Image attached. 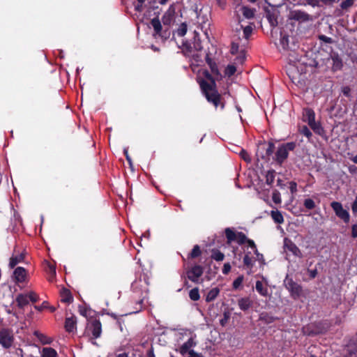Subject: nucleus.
<instances>
[{"mask_svg": "<svg viewBox=\"0 0 357 357\" xmlns=\"http://www.w3.org/2000/svg\"><path fill=\"white\" fill-rule=\"evenodd\" d=\"M203 75L209 82L204 79H202L199 82L201 89L205 95L207 100L212 102L215 107H218L221 104V107H224V104L220 102L221 96L218 93L216 89L215 77L208 70H204Z\"/></svg>", "mask_w": 357, "mask_h": 357, "instance_id": "obj_1", "label": "nucleus"}, {"mask_svg": "<svg viewBox=\"0 0 357 357\" xmlns=\"http://www.w3.org/2000/svg\"><path fill=\"white\" fill-rule=\"evenodd\" d=\"M151 24L153 29V38H160L162 41H165L170 37L171 31L169 28L162 25L158 17L153 18L151 20Z\"/></svg>", "mask_w": 357, "mask_h": 357, "instance_id": "obj_2", "label": "nucleus"}, {"mask_svg": "<svg viewBox=\"0 0 357 357\" xmlns=\"http://www.w3.org/2000/svg\"><path fill=\"white\" fill-rule=\"evenodd\" d=\"M296 146V143L293 142L282 144L275 153V160L277 163L281 165L287 158L289 151H293Z\"/></svg>", "mask_w": 357, "mask_h": 357, "instance_id": "obj_3", "label": "nucleus"}, {"mask_svg": "<svg viewBox=\"0 0 357 357\" xmlns=\"http://www.w3.org/2000/svg\"><path fill=\"white\" fill-rule=\"evenodd\" d=\"M284 284L294 299H297L300 297L302 293V287L294 282L292 278H290L288 275L284 280Z\"/></svg>", "mask_w": 357, "mask_h": 357, "instance_id": "obj_4", "label": "nucleus"}, {"mask_svg": "<svg viewBox=\"0 0 357 357\" xmlns=\"http://www.w3.org/2000/svg\"><path fill=\"white\" fill-rule=\"evenodd\" d=\"M278 6H275L268 3V7L264 8L266 17L267 18L270 25L275 27L278 24V17L280 16V11Z\"/></svg>", "mask_w": 357, "mask_h": 357, "instance_id": "obj_5", "label": "nucleus"}, {"mask_svg": "<svg viewBox=\"0 0 357 357\" xmlns=\"http://www.w3.org/2000/svg\"><path fill=\"white\" fill-rule=\"evenodd\" d=\"M14 337L13 331L9 328H1L0 330V344L6 349L10 348L13 342Z\"/></svg>", "mask_w": 357, "mask_h": 357, "instance_id": "obj_6", "label": "nucleus"}, {"mask_svg": "<svg viewBox=\"0 0 357 357\" xmlns=\"http://www.w3.org/2000/svg\"><path fill=\"white\" fill-rule=\"evenodd\" d=\"M204 273V267L196 264L186 271L187 278L192 282H198L199 278Z\"/></svg>", "mask_w": 357, "mask_h": 357, "instance_id": "obj_7", "label": "nucleus"}, {"mask_svg": "<svg viewBox=\"0 0 357 357\" xmlns=\"http://www.w3.org/2000/svg\"><path fill=\"white\" fill-rule=\"evenodd\" d=\"M331 206L335 213V215L342 219L344 222H349V213L344 209L341 203L337 202H333Z\"/></svg>", "mask_w": 357, "mask_h": 357, "instance_id": "obj_8", "label": "nucleus"}, {"mask_svg": "<svg viewBox=\"0 0 357 357\" xmlns=\"http://www.w3.org/2000/svg\"><path fill=\"white\" fill-rule=\"evenodd\" d=\"M284 248L288 251L291 252L294 255L302 257V252L297 245L293 243L291 240L285 238L284 241Z\"/></svg>", "mask_w": 357, "mask_h": 357, "instance_id": "obj_9", "label": "nucleus"}, {"mask_svg": "<svg viewBox=\"0 0 357 357\" xmlns=\"http://www.w3.org/2000/svg\"><path fill=\"white\" fill-rule=\"evenodd\" d=\"M291 19L299 22H307L310 20V15L302 10H294L291 12Z\"/></svg>", "mask_w": 357, "mask_h": 357, "instance_id": "obj_10", "label": "nucleus"}, {"mask_svg": "<svg viewBox=\"0 0 357 357\" xmlns=\"http://www.w3.org/2000/svg\"><path fill=\"white\" fill-rule=\"evenodd\" d=\"M186 50L188 52H191L192 50L194 49L196 51H202L203 50V47L201 43V40L198 33L195 31V35L193 37V46L192 47L190 45L185 44Z\"/></svg>", "mask_w": 357, "mask_h": 357, "instance_id": "obj_11", "label": "nucleus"}, {"mask_svg": "<svg viewBox=\"0 0 357 357\" xmlns=\"http://www.w3.org/2000/svg\"><path fill=\"white\" fill-rule=\"evenodd\" d=\"M43 266H44L45 271H46L47 274L48 275L47 280L50 282H52L53 280L54 279V278L56 277L55 266L48 261H45Z\"/></svg>", "mask_w": 357, "mask_h": 357, "instance_id": "obj_12", "label": "nucleus"}, {"mask_svg": "<svg viewBox=\"0 0 357 357\" xmlns=\"http://www.w3.org/2000/svg\"><path fill=\"white\" fill-rule=\"evenodd\" d=\"M206 61L211 68V73L217 79H220L222 77L220 73L218 70L217 64L210 58V54L206 53Z\"/></svg>", "mask_w": 357, "mask_h": 357, "instance_id": "obj_13", "label": "nucleus"}, {"mask_svg": "<svg viewBox=\"0 0 357 357\" xmlns=\"http://www.w3.org/2000/svg\"><path fill=\"white\" fill-rule=\"evenodd\" d=\"M90 331L94 338H98L100 336L102 332L101 323L99 320H94L91 322Z\"/></svg>", "mask_w": 357, "mask_h": 357, "instance_id": "obj_14", "label": "nucleus"}, {"mask_svg": "<svg viewBox=\"0 0 357 357\" xmlns=\"http://www.w3.org/2000/svg\"><path fill=\"white\" fill-rule=\"evenodd\" d=\"M331 56L333 61L332 70L334 72L340 70L343 67V62L342 59L340 57L337 53H333Z\"/></svg>", "mask_w": 357, "mask_h": 357, "instance_id": "obj_15", "label": "nucleus"}, {"mask_svg": "<svg viewBox=\"0 0 357 357\" xmlns=\"http://www.w3.org/2000/svg\"><path fill=\"white\" fill-rule=\"evenodd\" d=\"M196 346V342L194 341L192 337L188 339L187 342L183 343L179 348L178 351L180 354L184 356L185 354L188 353L190 350H192L191 348Z\"/></svg>", "mask_w": 357, "mask_h": 357, "instance_id": "obj_16", "label": "nucleus"}, {"mask_svg": "<svg viewBox=\"0 0 357 357\" xmlns=\"http://www.w3.org/2000/svg\"><path fill=\"white\" fill-rule=\"evenodd\" d=\"M13 275L17 282H23L25 281L26 272L24 268L19 266L15 269Z\"/></svg>", "mask_w": 357, "mask_h": 357, "instance_id": "obj_17", "label": "nucleus"}, {"mask_svg": "<svg viewBox=\"0 0 357 357\" xmlns=\"http://www.w3.org/2000/svg\"><path fill=\"white\" fill-rule=\"evenodd\" d=\"M174 14V10H171V8H169V10L165 13L162 17V22L164 26L169 28V25L171 24V22L172 21Z\"/></svg>", "mask_w": 357, "mask_h": 357, "instance_id": "obj_18", "label": "nucleus"}, {"mask_svg": "<svg viewBox=\"0 0 357 357\" xmlns=\"http://www.w3.org/2000/svg\"><path fill=\"white\" fill-rule=\"evenodd\" d=\"M252 304L253 302L248 297L241 298L238 301V307L243 311L248 310Z\"/></svg>", "mask_w": 357, "mask_h": 357, "instance_id": "obj_19", "label": "nucleus"}, {"mask_svg": "<svg viewBox=\"0 0 357 357\" xmlns=\"http://www.w3.org/2000/svg\"><path fill=\"white\" fill-rule=\"evenodd\" d=\"M15 302L19 308L23 309L29 304L28 296L24 294H20L17 296Z\"/></svg>", "mask_w": 357, "mask_h": 357, "instance_id": "obj_20", "label": "nucleus"}, {"mask_svg": "<svg viewBox=\"0 0 357 357\" xmlns=\"http://www.w3.org/2000/svg\"><path fill=\"white\" fill-rule=\"evenodd\" d=\"M24 254L20 253V255L12 256L10 258L9 266L11 268H13L15 266H17L19 263L22 262L24 259Z\"/></svg>", "mask_w": 357, "mask_h": 357, "instance_id": "obj_21", "label": "nucleus"}, {"mask_svg": "<svg viewBox=\"0 0 357 357\" xmlns=\"http://www.w3.org/2000/svg\"><path fill=\"white\" fill-rule=\"evenodd\" d=\"M33 335L40 340L43 344H50L52 342V339L51 337H47L45 334L41 333L38 331H34Z\"/></svg>", "mask_w": 357, "mask_h": 357, "instance_id": "obj_22", "label": "nucleus"}, {"mask_svg": "<svg viewBox=\"0 0 357 357\" xmlns=\"http://www.w3.org/2000/svg\"><path fill=\"white\" fill-rule=\"evenodd\" d=\"M275 319L277 318L266 312H263L259 314V320L266 324L273 323Z\"/></svg>", "mask_w": 357, "mask_h": 357, "instance_id": "obj_23", "label": "nucleus"}, {"mask_svg": "<svg viewBox=\"0 0 357 357\" xmlns=\"http://www.w3.org/2000/svg\"><path fill=\"white\" fill-rule=\"evenodd\" d=\"M292 1H297V4L300 6L309 5L312 7L319 6L320 0H292Z\"/></svg>", "mask_w": 357, "mask_h": 357, "instance_id": "obj_24", "label": "nucleus"}, {"mask_svg": "<svg viewBox=\"0 0 357 357\" xmlns=\"http://www.w3.org/2000/svg\"><path fill=\"white\" fill-rule=\"evenodd\" d=\"M220 293V289L218 287L213 288L206 294V301L209 303L214 301Z\"/></svg>", "mask_w": 357, "mask_h": 357, "instance_id": "obj_25", "label": "nucleus"}, {"mask_svg": "<svg viewBox=\"0 0 357 357\" xmlns=\"http://www.w3.org/2000/svg\"><path fill=\"white\" fill-rule=\"evenodd\" d=\"M56 351L52 347H43L41 351V357H56Z\"/></svg>", "mask_w": 357, "mask_h": 357, "instance_id": "obj_26", "label": "nucleus"}, {"mask_svg": "<svg viewBox=\"0 0 357 357\" xmlns=\"http://www.w3.org/2000/svg\"><path fill=\"white\" fill-rule=\"evenodd\" d=\"M275 150V145L273 142H269L268 144V147L266 149L265 155H261V158L265 160H268L269 157L273 153Z\"/></svg>", "mask_w": 357, "mask_h": 357, "instance_id": "obj_27", "label": "nucleus"}, {"mask_svg": "<svg viewBox=\"0 0 357 357\" xmlns=\"http://www.w3.org/2000/svg\"><path fill=\"white\" fill-rule=\"evenodd\" d=\"M271 217L275 222L281 224L284 222L283 216L280 211L278 210L271 211Z\"/></svg>", "mask_w": 357, "mask_h": 357, "instance_id": "obj_28", "label": "nucleus"}, {"mask_svg": "<svg viewBox=\"0 0 357 357\" xmlns=\"http://www.w3.org/2000/svg\"><path fill=\"white\" fill-rule=\"evenodd\" d=\"M241 10H242L243 16L247 19H252L255 16V9H252L247 6H243L241 8Z\"/></svg>", "mask_w": 357, "mask_h": 357, "instance_id": "obj_29", "label": "nucleus"}, {"mask_svg": "<svg viewBox=\"0 0 357 357\" xmlns=\"http://www.w3.org/2000/svg\"><path fill=\"white\" fill-rule=\"evenodd\" d=\"M280 45H282L283 50L289 49V36L287 33L280 32Z\"/></svg>", "mask_w": 357, "mask_h": 357, "instance_id": "obj_30", "label": "nucleus"}, {"mask_svg": "<svg viewBox=\"0 0 357 357\" xmlns=\"http://www.w3.org/2000/svg\"><path fill=\"white\" fill-rule=\"evenodd\" d=\"M211 259L218 261H222L225 258V255L217 249L211 250Z\"/></svg>", "mask_w": 357, "mask_h": 357, "instance_id": "obj_31", "label": "nucleus"}, {"mask_svg": "<svg viewBox=\"0 0 357 357\" xmlns=\"http://www.w3.org/2000/svg\"><path fill=\"white\" fill-rule=\"evenodd\" d=\"M256 290L264 296H266L268 295V289L267 288L264 287V284L261 281L257 280L256 282L255 286Z\"/></svg>", "mask_w": 357, "mask_h": 357, "instance_id": "obj_32", "label": "nucleus"}, {"mask_svg": "<svg viewBox=\"0 0 357 357\" xmlns=\"http://www.w3.org/2000/svg\"><path fill=\"white\" fill-rule=\"evenodd\" d=\"M225 233L228 243H231V241H234L236 240L237 233H235L230 228H226Z\"/></svg>", "mask_w": 357, "mask_h": 357, "instance_id": "obj_33", "label": "nucleus"}, {"mask_svg": "<svg viewBox=\"0 0 357 357\" xmlns=\"http://www.w3.org/2000/svg\"><path fill=\"white\" fill-rule=\"evenodd\" d=\"M275 176V170H273V169L268 170L266 174V183L268 185H271L273 184V183L274 182Z\"/></svg>", "mask_w": 357, "mask_h": 357, "instance_id": "obj_34", "label": "nucleus"}, {"mask_svg": "<svg viewBox=\"0 0 357 357\" xmlns=\"http://www.w3.org/2000/svg\"><path fill=\"white\" fill-rule=\"evenodd\" d=\"M201 254H202V251L200 250V247L198 245H195L193 247L191 252L189 254L188 257L189 258H192V259H195V258H197L199 256H200Z\"/></svg>", "mask_w": 357, "mask_h": 357, "instance_id": "obj_35", "label": "nucleus"}, {"mask_svg": "<svg viewBox=\"0 0 357 357\" xmlns=\"http://www.w3.org/2000/svg\"><path fill=\"white\" fill-rule=\"evenodd\" d=\"M76 318L74 316L68 317V333L76 330Z\"/></svg>", "mask_w": 357, "mask_h": 357, "instance_id": "obj_36", "label": "nucleus"}, {"mask_svg": "<svg viewBox=\"0 0 357 357\" xmlns=\"http://www.w3.org/2000/svg\"><path fill=\"white\" fill-rule=\"evenodd\" d=\"M189 297L193 301H198L200 298L198 288L195 287L191 289L189 292Z\"/></svg>", "mask_w": 357, "mask_h": 357, "instance_id": "obj_37", "label": "nucleus"}, {"mask_svg": "<svg viewBox=\"0 0 357 357\" xmlns=\"http://www.w3.org/2000/svg\"><path fill=\"white\" fill-rule=\"evenodd\" d=\"M239 245H243L246 243L248 238L245 234L241 231L237 232L236 240Z\"/></svg>", "mask_w": 357, "mask_h": 357, "instance_id": "obj_38", "label": "nucleus"}, {"mask_svg": "<svg viewBox=\"0 0 357 357\" xmlns=\"http://www.w3.org/2000/svg\"><path fill=\"white\" fill-rule=\"evenodd\" d=\"M60 301L61 303H67V289L64 286H61V289L59 291Z\"/></svg>", "mask_w": 357, "mask_h": 357, "instance_id": "obj_39", "label": "nucleus"}, {"mask_svg": "<svg viewBox=\"0 0 357 357\" xmlns=\"http://www.w3.org/2000/svg\"><path fill=\"white\" fill-rule=\"evenodd\" d=\"M187 32V24L184 22L182 23L180 26L178 28L176 33L178 36L182 37L185 35Z\"/></svg>", "mask_w": 357, "mask_h": 357, "instance_id": "obj_40", "label": "nucleus"}, {"mask_svg": "<svg viewBox=\"0 0 357 357\" xmlns=\"http://www.w3.org/2000/svg\"><path fill=\"white\" fill-rule=\"evenodd\" d=\"M296 68H298V67L290 64V66L288 69V75L291 79H296V74H298V72H296Z\"/></svg>", "mask_w": 357, "mask_h": 357, "instance_id": "obj_41", "label": "nucleus"}, {"mask_svg": "<svg viewBox=\"0 0 357 357\" xmlns=\"http://www.w3.org/2000/svg\"><path fill=\"white\" fill-rule=\"evenodd\" d=\"M354 1L355 0H345L341 3L340 7L343 10H347L354 5Z\"/></svg>", "mask_w": 357, "mask_h": 357, "instance_id": "obj_42", "label": "nucleus"}, {"mask_svg": "<svg viewBox=\"0 0 357 357\" xmlns=\"http://www.w3.org/2000/svg\"><path fill=\"white\" fill-rule=\"evenodd\" d=\"M236 71V68L234 65H229L225 69V73L228 77L233 75Z\"/></svg>", "mask_w": 357, "mask_h": 357, "instance_id": "obj_43", "label": "nucleus"}, {"mask_svg": "<svg viewBox=\"0 0 357 357\" xmlns=\"http://www.w3.org/2000/svg\"><path fill=\"white\" fill-rule=\"evenodd\" d=\"M272 199L275 204H278L281 203L280 193L277 190H273Z\"/></svg>", "mask_w": 357, "mask_h": 357, "instance_id": "obj_44", "label": "nucleus"}, {"mask_svg": "<svg viewBox=\"0 0 357 357\" xmlns=\"http://www.w3.org/2000/svg\"><path fill=\"white\" fill-rule=\"evenodd\" d=\"M239 155L241 157V158L243 160H245V162H251V158L250 157V155L244 149H241V151H240Z\"/></svg>", "mask_w": 357, "mask_h": 357, "instance_id": "obj_45", "label": "nucleus"}, {"mask_svg": "<svg viewBox=\"0 0 357 357\" xmlns=\"http://www.w3.org/2000/svg\"><path fill=\"white\" fill-rule=\"evenodd\" d=\"M243 281V276H238L234 281L233 282L232 286L234 289H237L242 284Z\"/></svg>", "mask_w": 357, "mask_h": 357, "instance_id": "obj_46", "label": "nucleus"}, {"mask_svg": "<svg viewBox=\"0 0 357 357\" xmlns=\"http://www.w3.org/2000/svg\"><path fill=\"white\" fill-rule=\"evenodd\" d=\"M304 206L307 209H313L315 207V203L312 199H306L304 201Z\"/></svg>", "mask_w": 357, "mask_h": 357, "instance_id": "obj_47", "label": "nucleus"}, {"mask_svg": "<svg viewBox=\"0 0 357 357\" xmlns=\"http://www.w3.org/2000/svg\"><path fill=\"white\" fill-rule=\"evenodd\" d=\"M26 295L28 296L29 301H31L32 303H36L39 299L38 295L36 293H35L34 291H30Z\"/></svg>", "mask_w": 357, "mask_h": 357, "instance_id": "obj_48", "label": "nucleus"}, {"mask_svg": "<svg viewBox=\"0 0 357 357\" xmlns=\"http://www.w3.org/2000/svg\"><path fill=\"white\" fill-rule=\"evenodd\" d=\"M318 38H319V40L324 42L325 43L332 44L334 43V40H333V38L326 36L325 35H319Z\"/></svg>", "mask_w": 357, "mask_h": 357, "instance_id": "obj_49", "label": "nucleus"}, {"mask_svg": "<svg viewBox=\"0 0 357 357\" xmlns=\"http://www.w3.org/2000/svg\"><path fill=\"white\" fill-rule=\"evenodd\" d=\"M301 133L303 134V135L306 136L308 139H310V137L312 136L311 131L306 126H303L301 128Z\"/></svg>", "mask_w": 357, "mask_h": 357, "instance_id": "obj_50", "label": "nucleus"}, {"mask_svg": "<svg viewBox=\"0 0 357 357\" xmlns=\"http://www.w3.org/2000/svg\"><path fill=\"white\" fill-rule=\"evenodd\" d=\"M243 264L247 267L252 268V258L250 257L248 255H245L244 256V257H243Z\"/></svg>", "mask_w": 357, "mask_h": 357, "instance_id": "obj_51", "label": "nucleus"}, {"mask_svg": "<svg viewBox=\"0 0 357 357\" xmlns=\"http://www.w3.org/2000/svg\"><path fill=\"white\" fill-rule=\"evenodd\" d=\"M252 32V26H246L245 27L243 28V34H244V37L246 39H248V38L251 35Z\"/></svg>", "mask_w": 357, "mask_h": 357, "instance_id": "obj_52", "label": "nucleus"}, {"mask_svg": "<svg viewBox=\"0 0 357 357\" xmlns=\"http://www.w3.org/2000/svg\"><path fill=\"white\" fill-rule=\"evenodd\" d=\"M305 117L307 118V121H312L314 119V113L312 109H307L305 112Z\"/></svg>", "mask_w": 357, "mask_h": 357, "instance_id": "obj_53", "label": "nucleus"}, {"mask_svg": "<svg viewBox=\"0 0 357 357\" xmlns=\"http://www.w3.org/2000/svg\"><path fill=\"white\" fill-rule=\"evenodd\" d=\"M78 159L77 153L75 149L72 148L71 150V161L73 165H75Z\"/></svg>", "mask_w": 357, "mask_h": 357, "instance_id": "obj_54", "label": "nucleus"}, {"mask_svg": "<svg viewBox=\"0 0 357 357\" xmlns=\"http://www.w3.org/2000/svg\"><path fill=\"white\" fill-rule=\"evenodd\" d=\"M310 128L316 132V133H318V134H321V132L323 131V129L321 127V126L319 125V123H316L315 124H314L312 126H310Z\"/></svg>", "mask_w": 357, "mask_h": 357, "instance_id": "obj_55", "label": "nucleus"}, {"mask_svg": "<svg viewBox=\"0 0 357 357\" xmlns=\"http://www.w3.org/2000/svg\"><path fill=\"white\" fill-rule=\"evenodd\" d=\"M246 243L248 244V245L252 248V249H254V252H255V255H258V250L257 249V247H256V245L255 243V242L251 240V239H249L248 238V241H246Z\"/></svg>", "mask_w": 357, "mask_h": 357, "instance_id": "obj_56", "label": "nucleus"}, {"mask_svg": "<svg viewBox=\"0 0 357 357\" xmlns=\"http://www.w3.org/2000/svg\"><path fill=\"white\" fill-rule=\"evenodd\" d=\"M229 319V314L227 312L224 313V317L220 319V323L221 326H224L228 321Z\"/></svg>", "mask_w": 357, "mask_h": 357, "instance_id": "obj_57", "label": "nucleus"}, {"mask_svg": "<svg viewBox=\"0 0 357 357\" xmlns=\"http://www.w3.org/2000/svg\"><path fill=\"white\" fill-rule=\"evenodd\" d=\"M238 51V45L236 43H231V50L230 52L231 54H237Z\"/></svg>", "mask_w": 357, "mask_h": 357, "instance_id": "obj_58", "label": "nucleus"}, {"mask_svg": "<svg viewBox=\"0 0 357 357\" xmlns=\"http://www.w3.org/2000/svg\"><path fill=\"white\" fill-rule=\"evenodd\" d=\"M342 92L346 97H349L351 93V89L348 86H344L342 89Z\"/></svg>", "mask_w": 357, "mask_h": 357, "instance_id": "obj_59", "label": "nucleus"}, {"mask_svg": "<svg viewBox=\"0 0 357 357\" xmlns=\"http://www.w3.org/2000/svg\"><path fill=\"white\" fill-rule=\"evenodd\" d=\"M289 189L291 192L294 194L297 190V184L294 181H291L289 183Z\"/></svg>", "mask_w": 357, "mask_h": 357, "instance_id": "obj_60", "label": "nucleus"}, {"mask_svg": "<svg viewBox=\"0 0 357 357\" xmlns=\"http://www.w3.org/2000/svg\"><path fill=\"white\" fill-rule=\"evenodd\" d=\"M230 271H231V266H230V264L229 263L225 264L224 266H223V268H222L223 274H225V275L228 274Z\"/></svg>", "mask_w": 357, "mask_h": 357, "instance_id": "obj_61", "label": "nucleus"}, {"mask_svg": "<svg viewBox=\"0 0 357 357\" xmlns=\"http://www.w3.org/2000/svg\"><path fill=\"white\" fill-rule=\"evenodd\" d=\"M189 356L188 357H204L202 354L197 353L194 350H190L188 351Z\"/></svg>", "mask_w": 357, "mask_h": 357, "instance_id": "obj_62", "label": "nucleus"}, {"mask_svg": "<svg viewBox=\"0 0 357 357\" xmlns=\"http://www.w3.org/2000/svg\"><path fill=\"white\" fill-rule=\"evenodd\" d=\"M351 236L354 238H357V224L353 225L351 227Z\"/></svg>", "mask_w": 357, "mask_h": 357, "instance_id": "obj_63", "label": "nucleus"}, {"mask_svg": "<svg viewBox=\"0 0 357 357\" xmlns=\"http://www.w3.org/2000/svg\"><path fill=\"white\" fill-rule=\"evenodd\" d=\"M349 57L350 59V60L353 62V63H356L357 64V54H355V53H353V52H351L349 54Z\"/></svg>", "mask_w": 357, "mask_h": 357, "instance_id": "obj_64", "label": "nucleus"}]
</instances>
